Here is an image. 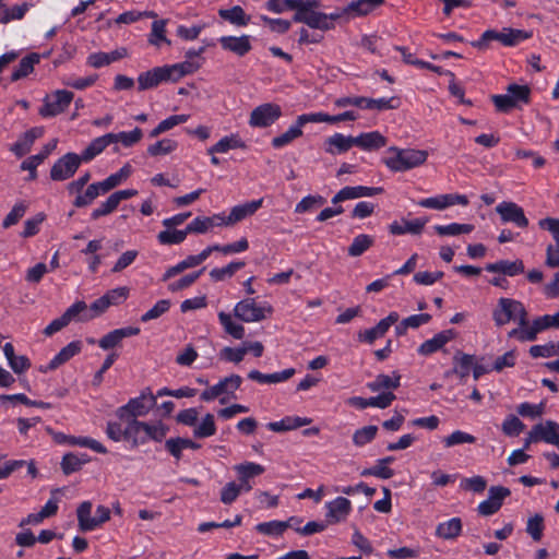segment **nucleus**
I'll list each match as a JSON object with an SVG mask.
<instances>
[{
	"label": "nucleus",
	"instance_id": "nucleus-16",
	"mask_svg": "<svg viewBox=\"0 0 559 559\" xmlns=\"http://www.w3.org/2000/svg\"><path fill=\"white\" fill-rule=\"evenodd\" d=\"M496 211L504 223H513L520 228H525L528 225L523 209L514 202H501L497 205Z\"/></svg>",
	"mask_w": 559,
	"mask_h": 559
},
{
	"label": "nucleus",
	"instance_id": "nucleus-54",
	"mask_svg": "<svg viewBox=\"0 0 559 559\" xmlns=\"http://www.w3.org/2000/svg\"><path fill=\"white\" fill-rule=\"evenodd\" d=\"M377 432L378 427L373 425L359 428L353 435V442L356 447H364L376 438Z\"/></svg>",
	"mask_w": 559,
	"mask_h": 559
},
{
	"label": "nucleus",
	"instance_id": "nucleus-45",
	"mask_svg": "<svg viewBox=\"0 0 559 559\" xmlns=\"http://www.w3.org/2000/svg\"><path fill=\"white\" fill-rule=\"evenodd\" d=\"M218 320L225 332L236 340H241L245 336L243 325L235 322L229 313L221 311L218 313Z\"/></svg>",
	"mask_w": 559,
	"mask_h": 559
},
{
	"label": "nucleus",
	"instance_id": "nucleus-52",
	"mask_svg": "<svg viewBox=\"0 0 559 559\" xmlns=\"http://www.w3.org/2000/svg\"><path fill=\"white\" fill-rule=\"evenodd\" d=\"M373 245V238L366 234L356 236L348 247V254L350 257H359L366 252Z\"/></svg>",
	"mask_w": 559,
	"mask_h": 559
},
{
	"label": "nucleus",
	"instance_id": "nucleus-18",
	"mask_svg": "<svg viewBox=\"0 0 559 559\" xmlns=\"http://www.w3.org/2000/svg\"><path fill=\"white\" fill-rule=\"evenodd\" d=\"M383 192V188L381 187H365V186H356V187H344L341 189L333 198L332 203L337 204L340 202L346 200H354L359 198H370Z\"/></svg>",
	"mask_w": 559,
	"mask_h": 559
},
{
	"label": "nucleus",
	"instance_id": "nucleus-10",
	"mask_svg": "<svg viewBox=\"0 0 559 559\" xmlns=\"http://www.w3.org/2000/svg\"><path fill=\"white\" fill-rule=\"evenodd\" d=\"M84 163L79 154L67 153L55 162L50 169L53 181H64L74 176L81 164Z\"/></svg>",
	"mask_w": 559,
	"mask_h": 559
},
{
	"label": "nucleus",
	"instance_id": "nucleus-41",
	"mask_svg": "<svg viewBox=\"0 0 559 559\" xmlns=\"http://www.w3.org/2000/svg\"><path fill=\"white\" fill-rule=\"evenodd\" d=\"M193 427V437L197 439H204L214 436L216 433L214 415L207 413L202 417L201 421H197Z\"/></svg>",
	"mask_w": 559,
	"mask_h": 559
},
{
	"label": "nucleus",
	"instance_id": "nucleus-14",
	"mask_svg": "<svg viewBox=\"0 0 559 559\" xmlns=\"http://www.w3.org/2000/svg\"><path fill=\"white\" fill-rule=\"evenodd\" d=\"M325 521L330 524H336L345 521L352 512V502L347 498L337 497L325 503Z\"/></svg>",
	"mask_w": 559,
	"mask_h": 559
},
{
	"label": "nucleus",
	"instance_id": "nucleus-11",
	"mask_svg": "<svg viewBox=\"0 0 559 559\" xmlns=\"http://www.w3.org/2000/svg\"><path fill=\"white\" fill-rule=\"evenodd\" d=\"M73 93L67 90H58L44 99V105L39 109L41 117H55L63 112L73 99Z\"/></svg>",
	"mask_w": 559,
	"mask_h": 559
},
{
	"label": "nucleus",
	"instance_id": "nucleus-34",
	"mask_svg": "<svg viewBox=\"0 0 559 559\" xmlns=\"http://www.w3.org/2000/svg\"><path fill=\"white\" fill-rule=\"evenodd\" d=\"M401 374L397 371H393L392 376L378 374L372 382L367 384L368 389L372 392H380L382 390H394L400 386Z\"/></svg>",
	"mask_w": 559,
	"mask_h": 559
},
{
	"label": "nucleus",
	"instance_id": "nucleus-40",
	"mask_svg": "<svg viewBox=\"0 0 559 559\" xmlns=\"http://www.w3.org/2000/svg\"><path fill=\"white\" fill-rule=\"evenodd\" d=\"M91 513L92 503L90 501L82 502L76 510L79 527L83 532H90L96 528V521Z\"/></svg>",
	"mask_w": 559,
	"mask_h": 559
},
{
	"label": "nucleus",
	"instance_id": "nucleus-1",
	"mask_svg": "<svg viewBox=\"0 0 559 559\" xmlns=\"http://www.w3.org/2000/svg\"><path fill=\"white\" fill-rule=\"evenodd\" d=\"M492 319L498 326H502L511 321L518 323V328L512 329L508 333L509 338L520 341L518 336L511 335L515 331H524L531 328L528 322L527 311L524 305L515 299L500 298L497 308L492 312Z\"/></svg>",
	"mask_w": 559,
	"mask_h": 559
},
{
	"label": "nucleus",
	"instance_id": "nucleus-29",
	"mask_svg": "<svg viewBox=\"0 0 559 559\" xmlns=\"http://www.w3.org/2000/svg\"><path fill=\"white\" fill-rule=\"evenodd\" d=\"M324 145L326 153L331 155L342 154L355 146L354 136L335 133L325 140Z\"/></svg>",
	"mask_w": 559,
	"mask_h": 559
},
{
	"label": "nucleus",
	"instance_id": "nucleus-30",
	"mask_svg": "<svg viewBox=\"0 0 559 559\" xmlns=\"http://www.w3.org/2000/svg\"><path fill=\"white\" fill-rule=\"evenodd\" d=\"M112 136L107 133L105 135L94 139L85 150L80 154L84 163H88L99 155L108 145L112 144Z\"/></svg>",
	"mask_w": 559,
	"mask_h": 559
},
{
	"label": "nucleus",
	"instance_id": "nucleus-32",
	"mask_svg": "<svg viewBox=\"0 0 559 559\" xmlns=\"http://www.w3.org/2000/svg\"><path fill=\"white\" fill-rule=\"evenodd\" d=\"M295 372L296 371L294 368H288L283 371L274 372V373H270V374H264V373L260 372L259 370H251L248 373V378L250 380L257 381L262 384L280 383V382H284V381L290 379L295 374Z\"/></svg>",
	"mask_w": 559,
	"mask_h": 559
},
{
	"label": "nucleus",
	"instance_id": "nucleus-21",
	"mask_svg": "<svg viewBox=\"0 0 559 559\" xmlns=\"http://www.w3.org/2000/svg\"><path fill=\"white\" fill-rule=\"evenodd\" d=\"M224 50L234 52L238 57H243L251 49V41L249 35L236 36H223L218 39Z\"/></svg>",
	"mask_w": 559,
	"mask_h": 559
},
{
	"label": "nucleus",
	"instance_id": "nucleus-33",
	"mask_svg": "<svg viewBox=\"0 0 559 559\" xmlns=\"http://www.w3.org/2000/svg\"><path fill=\"white\" fill-rule=\"evenodd\" d=\"M262 203L263 199H259L234 206L229 213V223L235 225L236 223L253 215L262 206Z\"/></svg>",
	"mask_w": 559,
	"mask_h": 559
},
{
	"label": "nucleus",
	"instance_id": "nucleus-48",
	"mask_svg": "<svg viewBox=\"0 0 559 559\" xmlns=\"http://www.w3.org/2000/svg\"><path fill=\"white\" fill-rule=\"evenodd\" d=\"M433 228L439 236H457L461 234H469L474 230V226L472 224L459 223H452L449 225H436Z\"/></svg>",
	"mask_w": 559,
	"mask_h": 559
},
{
	"label": "nucleus",
	"instance_id": "nucleus-64",
	"mask_svg": "<svg viewBox=\"0 0 559 559\" xmlns=\"http://www.w3.org/2000/svg\"><path fill=\"white\" fill-rule=\"evenodd\" d=\"M130 289L126 286L117 287L114 289L108 290L105 295V299L108 301L109 307L110 306H117L122 304L127 300L129 297Z\"/></svg>",
	"mask_w": 559,
	"mask_h": 559
},
{
	"label": "nucleus",
	"instance_id": "nucleus-56",
	"mask_svg": "<svg viewBox=\"0 0 559 559\" xmlns=\"http://www.w3.org/2000/svg\"><path fill=\"white\" fill-rule=\"evenodd\" d=\"M114 139L112 143L120 142L124 147H131L136 144L143 136L142 130L135 128L130 132L109 133Z\"/></svg>",
	"mask_w": 559,
	"mask_h": 559
},
{
	"label": "nucleus",
	"instance_id": "nucleus-4",
	"mask_svg": "<svg viewBox=\"0 0 559 559\" xmlns=\"http://www.w3.org/2000/svg\"><path fill=\"white\" fill-rule=\"evenodd\" d=\"M296 13L294 14V22L305 23L311 28L328 31L334 27L331 23H328V16L325 13L318 12L317 9L320 5L319 0H296Z\"/></svg>",
	"mask_w": 559,
	"mask_h": 559
},
{
	"label": "nucleus",
	"instance_id": "nucleus-44",
	"mask_svg": "<svg viewBox=\"0 0 559 559\" xmlns=\"http://www.w3.org/2000/svg\"><path fill=\"white\" fill-rule=\"evenodd\" d=\"M383 0H355L352 1L345 9L344 13H354L355 15H366L374 8L381 5Z\"/></svg>",
	"mask_w": 559,
	"mask_h": 559
},
{
	"label": "nucleus",
	"instance_id": "nucleus-58",
	"mask_svg": "<svg viewBox=\"0 0 559 559\" xmlns=\"http://www.w3.org/2000/svg\"><path fill=\"white\" fill-rule=\"evenodd\" d=\"M99 195H100V193H99L95 182L91 183L86 187V189L83 193L75 197V199L73 200V205L79 209L88 206Z\"/></svg>",
	"mask_w": 559,
	"mask_h": 559
},
{
	"label": "nucleus",
	"instance_id": "nucleus-37",
	"mask_svg": "<svg viewBox=\"0 0 559 559\" xmlns=\"http://www.w3.org/2000/svg\"><path fill=\"white\" fill-rule=\"evenodd\" d=\"M168 71L169 81H178L187 74L195 72L201 64L197 61L186 60L173 66H165Z\"/></svg>",
	"mask_w": 559,
	"mask_h": 559
},
{
	"label": "nucleus",
	"instance_id": "nucleus-22",
	"mask_svg": "<svg viewBox=\"0 0 559 559\" xmlns=\"http://www.w3.org/2000/svg\"><path fill=\"white\" fill-rule=\"evenodd\" d=\"M140 333V329L135 326H127L121 329H116L106 335H104L99 341L98 345L100 348L107 350L116 347L119 343L130 336H135Z\"/></svg>",
	"mask_w": 559,
	"mask_h": 559
},
{
	"label": "nucleus",
	"instance_id": "nucleus-61",
	"mask_svg": "<svg viewBox=\"0 0 559 559\" xmlns=\"http://www.w3.org/2000/svg\"><path fill=\"white\" fill-rule=\"evenodd\" d=\"M544 527V518L540 514H535L527 520L526 532L535 542L542 539Z\"/></svg>",
	"mask_w": 559,
	"mask_h": 559
},
{
	"label": "nucleus",
	"instance_id": "nucleus-20",
	"mask_svg": "<svg viewBox=\"0 0 559 559\" xmlns=\"http://www.w3.org/2000/svg\"><path fill=\"white\" fill-rule=\"evenodd\" d=\"M166 67H156L152 70L141 73L138 76L139 91H145L156 87L163 81H169Z\"/></svg>",
	"mask_w": 559,
	"mask_h": 559
},
{
	"label": "nucleus",
	"instance_id": "nucleus-38",
	"mask_svg": "<svg viewBox=\"0 0 559 559\" xmlns=\"http://www.w3.org/2000/svg\"><path fill=\"white\" fill-rule=\"evenodd\" d=\"M473 355L457 352L453 356L454 367L452 372L459 376L461 380H464L469 374L471 370H473Z\"/></svg>",
	"mask_w": 559,
	"mask_h": 559
},
{
	"label": "nucleus",
	"instance_id": "nucleus-46",
	"mask_svg": "<svg viewBox=\"0 0 559 559\" xmlns=\"http://www.w3.org/2000/svg\"><path fill=\"white\" fill-rule=\"evenodd\" d=\"M88 461L90 459L86 454L68 453L62 457L61 468L66 475H70L79 471Z\"/></svg>",
	"mask_w": 559,
	"mask_h": 559
},
{
	"label": "nucleus",
	"instance_id": "nucleus-9",
	"mask_svg": "<svg viewBox=\"0 0 559 559\" xmlns=\"http://www.w3.org/2000/svg\"><path fill=\"white\" fill-rule=\"evenodd\" d=\"M548 329H559V310L554 314H545L534 319L528 330H519L511 333V335L518 336L520 342H532L536 340L540 332Z\"/></svg>",
	"mask_w": 559,
	"mask_h": 559
},
{
	"label": "nucleus",
	"instance_id": "nucleus-31",
	"mask_svg": "<svg viewBox=\"0 0 559 559\" xmlns=\"http://www.w3.org/2000/svg\"><path fill=\"white\" fill-rule=\"evenodd\" d=\"M463 524L460 518H452L445 522H441L436 527V536L452 540L459 537L462 533Z\"/></svg>",
	"mask_w": 559,
	"mask_h": 559
},
{
	"label": "nucleus",
	"instance_id": "nucleus-62",
	"mask_svg": "<svg viewBox=\"0 0 559 559\" xmlns=\"http://www.w3.org/2000/svg\"><path fill=\"white\" fill-rule=\"evenodd\" d=\"M525 428V425L514 415H509L502 423V431L510 437L519 436Z\"/></svg>",
	"mask_w": 559,
	"mask_h": 559
},
{
	"label": "nucleus",
	"instance_id": "nucleus-43",
	"mask_svg": "<svg viewBox=\"0 0 559 559\" xmlns=\"http://www.w3.org/2000/svg\"><path fill=\"white\" fill-rule=\"evenodd\" d=\"M218 14L222 19L237 26H246L250 21V17L239 5H235L230 9H222Z\"/></svg>",
	"mask_w": 559,
	"mask_h": 559
},
{
	"label": "nucleus",
	"instance_id": "nucleus-28",
	"mask_svg": "<svg viewBox=\"0 0 559 559\" xmlns=\"http://www.w3.org/2000/svg\"><path fill=\"white\" fill-rule=\"evenodd\" d=\"M293 522L296 523H302V520L297 516H292L287 521H270V522H263L259 523L255 526V530L267 536H280L282 535L288 526H293Z\"/></svg>",
	"mask_w": 559,
	"mask_h": 559
},
{
	"label": "nucleus",
	"instance_id": "nucleus-27",
	"mask_svg": "<svg viewBox=\"0 0 559 559\" xmlns=\"http://www.w3.org/2000/svg\"><path fill=\"white\" fill-rule=\"evenodd\" d=\"M485 270L490 273H501L508 276H515L524 272V263L520 259L514 261L499 260L495 263L487 264Z\"/></svg>",
	"mask_w": 559,
	"mask_h": 559
},
{
	"label": "nucleus",
	"instance_id": "nucleus-15",
	"mask_svg": "<svg viewBox=\"0 0 559 559\" xmlns=\"http://www.w3.org/2000/svg\"><path fill=\"white\" fill-rule=\"evenodd\" d=\"M234 471L236 472L239 480V484L237 485L242 491L248 492L252 489V484L250 480L263 474L265 468L261 464L254 462H245L235 465Z\"/></svg>",
	"mask_w": 559,
	"mask_h": 559
},
{
	"label": "nucleus",
	"instance_id": "nucleus-57",
	"mask_svg": "<svg viewBox=\"0 0 559 559\" xmlns=\"http://www.w3.org/2000/svg\"><path fill=\"white\" fill-rule=\"evenodd\" d=\"M507 92L518 107L530 102L531 90L527 85L510 84Z\"/></svg>",
	"mask_w": 559,
	"mask_h": 559
},
{
	"label": "nucleus",
	"instance_id": "nucleus-49",
	"mask_svg": "<svg viewBox=\"0 0 559 559\" xmlns=\"http://www.w3.org/2000/svg\"><path fill=\"white\" fill-rule=\"evenodd\" d=\"M187 227L182 230L167 228L157 235L160 245H178L185 241L188 236Z\"/></svg>",
	"mask_w": 559,
	"mask_h": 559
},
{
	"label": "nucleus",
	"instance_id": "nucleus-24",
	"mask_svg": "<svg viewBox=\"0 0 559 559\" xmlns=\"http://www.w3.org/2000/svg\"><path fill=\"white\" fill-rule=\"evenodd\" d=\"M427 218H416L413 221L407 219H401V221H394L389 225V231L392 235H404V234H412V235H419L426 223Z\"/></svg>",
	"mask_w": 559,
	"mask_h": 559
},
{
	"label": "nucleus",
	"instance_id": "nucleus-36",
	"mask_svg": "<svg viewBox=\"0 0 559 559\" xmlns=\"http://www.w3.org/2000/svg\"><path fill=\"white\" fill-rule=\"evenodd\" d=\"M43 134V131L38 128H33L26 131L21 140L15 142L11 151L19 157L25 155L32 147L34 141Z\"/></svg>",
	"mask_w": 559,
	"mask_h": 559
},
{
	"label": "nucleus",
	"instance_id": "nucleus-13",
	"mask_svg": "<svg viewBox=\"0 0 559 559\" xmlns=\"http://www.w3.org/2000/svg\"><path fill=\"white\" fill-rule=\"evenodd\" d=\"M539 227L551 233L556 245H549L546 250V264L550 267L559 266V218L547 217L539 221Z\"/></svg>",
	"mask_w": 559,
	"mask_h": 559
},
{
	"label": "nucleus",
	"instance_id": "nucleus-23",
	"mask_svg": "<svg viewBox=\"0 0 559 559\" xmlns=\"http://www.w3.org/2000/svg\"><path fill=\"white\" fill-rule=\"evenodd\" d=\"M533 429L535 436L532 439L559 447V424L547 420L544 424L535 425Z\"/></svg>",
	"mask_w": 559,
	"mask_h": 559
},
{
	"label": "nucleus",
	"instance_id": "nucleus-47",
	"mask_svg": "<svg viewBox=\"0 0 559 559\" xmlns=\"http://www.w3.org/2000/svg\"><path fill=\"white\" fill-rule=\"evenodd\" d=\"M189 119L188 115H174L170 116L163 121H160L156 128H154L150 132L151 138H157L159 134L175 128L176 126H179L181 123H185Z\"/></svg>",
	"mask_w": 559,
	"mask_h": 559
},
{
	"label": "nucleus",
	"instance_id": "nucleus-7",
	"mask_svg": "<svg viewBox=\"0 0 559 559\" xmlns=\"http://www.w3.org/2000/svg\"><path fill=\"white\" fill-rule=\"evenodd\" d=\"M272 313L273 307L269 302L250 297L238 301L234 308L235 317L246 323L260 322Z\"/></svg>",
	"mask_w": 559,
	"mask_h": 559
},
{
	"label": "nucleus",
	"instance_id": "nucleus-25",
	"mask_svg": "<svg viewBox=\"0 0 559 559\" xmlns=\"http://www.w3.org/2000/svg\"><path fill=\"white\" fill-rule=\"evenodd\" d=\"M354 143L364 151H376L386 145V138L379 131H371L354 136Z\"/></svg>",
	"mask_w": 559,
	"mask_h": 559
},
{
	"label": "nucleus",
	"instance_id": "nucleus-26",
	"mask_svg": "<svg viewBox=\"0 0 559 559\" xmlns=\"http://www.w3.org/2000/svg\"><path fill=\"white\" fill-rule=\"evenodd\" d=\"M81 349L82 343L80 341H73L69 343L50 360V362L45 368H41L40 370L43 372H47L49 370L57 369L59 366L63 365L72 357L78 355L81 352Z\"/></svg>",
	"mask_w": 559,
	"mask_h": 559
},
{
	"label": "nucleus",
	"instance_id": "nucleus-42",
	"mask_svg": "<svg viewBox=\"0 0 559 559\" xmlns=\"http://www.w3.org/2000/svg\"><path fill=\"white\" fill-rule=\"evenodd\" d=\"M301 135L302 127L299 126L298 119H296L295 123L286 132L272 139V146L274 148H282Z\"/></svg>",
	"mask_w": 559,
	"mask_h": 559
},
{
	"label": "nucleus",
	"instance_id": "nucleus-2",
	"mask_svg": "<svg viewBox=\"0 0 559 559\" xmlns=\"http://www.w3.org/2000/svg\"><path fill=\"white\" fill-rule=\"evenodd\" d=\"M428 157V152L415 148H400L391 146L382 162L392 171L401 173L423 165Z\"/></svg>",
	"mask_w": 559,
	"mask_h": 559
},
{
	"label": "nucleus",
	"instance_id": "nucleus-8",
	"mask_svg": "<svg viewBox=\"0 0 559 559\" xmlns=\"http://www.w3.org/2000/svg\"><path fill=\"white\" fill-rule=\"evenodd\" d=\"M530 35L522 29H514L504 27L501 31L487 29L483 33L480 39L473 45L478 48H483L487 43L497 40L503 46H515L521 41L527 39Z\"/></svg>",
	"mask_w": 559,
	"mask_h": 559
},
{
	"label": "nucleus",
	"instance_id": "nucleus-19",
	"mask_svg": "<svg viewBox=\"0 0 559 559\" xmlns=\"http://www.w3.org/2000/svg\"><path fill=\"white\" fill-rule=\"evenodd\" d=\"M456 336L454 330H444L436 334L432 338L425 341L417 349L423 356L431 355L441 349L447 343Z\"/></svg>",
	"mask_w": 559,
	"mask_h": 559
},
{
	"label": "nucleus",
	"instance_id": "nucleus-50",
	"mask_svg": "<svg viewBox=\"0 0 559 559\" xmlns=\"http://www.w3.org/2000/svg\"><path fill=\"white\" fill-rule=\"evenodd\" d=\"M31 7V3L24 2L22 4L14 5L11 9H8L5 7L2 8L3 12L0 15V23L8 24L13 20H22Z\"/></svg>",
	"mask_w": 559,
	"mask_h": 559
},
{
	"label": "nucleus",
	"instance_id": "nucleus-35",
	"mask_svg": "<svg viewBox=\"0 0 559 559\" xmlns=\"http://www.w3.org/2000/svg\"><path fill=\"white\" fill-rule=\"evenodd\" d=\"M40 61V56L38 53H29L26 57H24L19 66L14 69V71L11 74V81L15 82L21 79L26 78L28 74H31L34 70V67L38 64Z\"/></svg>",
	"mask_w": 559,
	"mask_h": 559
},
{
	"label": "nucleus",
	"instance_id": "nucleus-55",
	"mask_svg": "<svg viewBox=\"0 0 559 559\" xmlns=\"http://www.w3.org/2000/svg\"><path fill=\"white\" fill-rule=\"evenodd\" d=\"M475 442H476V438L473 435L462 431V430H455L451 435H449L442 439V443L445 448H452V447L460 445V444L475 443Z\"/></svg>",
	"mask_w": 559,
	"mask_h": 559
},
{
	"label": "nucleus",
	"instance_id": "nucleus-3",
	"mask_svg": "<svg viewBox=\"0 0 559 559\" xmlns=\"http://www.w3.org/2000/svg\"><path fill=\"white\" fill-rule=\"evenodd\" d=\"M169 428L162 421L145 423L138 419H130L127 424V436L130 438L132 447L145 444L152 440L160 442L167 435Z\"/></svg>",
	"mask_w": 559,
	"mask_h": 559
},
{
	"label": "nucleus",
	"instance_id": "nucleus-12",
	"mask_svg": "<svg viewBox=\"0 0 559 559\" xmlns=\"http://www.w3.org/2000/svg\"><path fill=\"white\" fill-rule=\"evenodd\" d=\"M282 116V108L277 104L265 103L255 107L249 118L252 128H267Z\"/></svg>",
	"mask_w": 559,
	"mask_h": 559
},
{
	"label": "nucleus",
	"instance_id": "nucleus-39",
	"mask_svg": "<svg viewBox=\"0 0 559 559\" xmlns=\"http://www.w3.org/2000/svg\"><path fill=\"white\" fill-rule=\"evenodd\" d=\"M246 145L238 135L231 134L222 138L216 144L207 148V154L227 153L229 150L243 148Z\"/></svg>",
	"mask_w": 559,
	"mask_h": 559
},
{
	"label": "nucleus",
	"instance_id": "nucleus-63",
	"mask_svg": "<svg viewBox=\"0 0 559 559\" xmlns=\"http://www.w3.org/2000/svg\"><path fill=\"white\" fill-rule=\"evenodd\" d=\"M393 475L394 471L390 468L386 464L380 463V460L376 462L374 466L366 468L361 472V476H374L381 479H389L393 477Z\"/></svg>",
	"mask_w": 559,
	"mask_h": 559
},
{
	"label": "nucleus",
	"instance_id": "nucleus-53",
	"mask_svg": "<svg viewBox=\"0 0 559 559\" xmlns=\"http://www.w3.org/2000/svg\"><path fill=\"white\" fill-rule=\"evenodd\" d=\"M245 266V262L237 261V262H230L224 267H215L211 270L210 276L215 282H221L226 278L231 277L238 270L242 269Z\"/></svg>",
	"mask_w": 559,
	"mask_h": 559
},
{
	"label": "nucleus",
	"instance_id": "nucleus-51",
	"mask_svg": "<svg viewBox=\"0 0 559 559\" xmlns=\"http://www.w3.org/2000/svg\"><path fill=\"white\" fill-rule=\"evenodd\" d=\"M530 355L533 358H549L559 355V342H549L530 347Z\"/></svg>",
	"mask_w": 559,
	"mask_h": 559
},
{
	"label": "nucleus",
	"instance_id": "nucleus-6",
	"mask_svg": "<svg viewBox=\"0 0 559 559\" xmlns=\"http://www.w3.org/2000/svg\"><path fill=\"white\" fill-rule=\"evenodd\" d=\"M242 378L238 374H230L221 379L216 384L205 389L200 400L203 402H212L218 399L221 404H226L231 399H235L236 391L240 388Z\"/></svg>",
	"mask_w": 559,
	"mask_h": 559
},
{
	"label": "nucleus",
	"instance_id": "nucleus-17",
	"mask_svg": "<svg viewBox=\"0 0 559 559\" xmlns=\"http://www.w3.org/2000/svg\"><path fill=\"white\" fill-rule=\"evenodd\" d=\"M400 320V314L395 311L389 313L388 317L380 320L379 323L368 330L358 333V340L361 342H366L368 344H372L376 340L384 336V334L389 331V329L397 323Z\"/></svg>",
	"mask_w": 559,
	"mask_h": 559
},
{
	"label": "nucleus",
	"instance_id": "nucleus-60",
	"mask_svg": "<svg viewBox=\"0 0 559 559\" xmlns=\"http://www.w3.org/2000/svg\"><path fill=\"white\" fill-rule=\"evenodd\" d=\"M171 302L168 299L158 300L150 310L142 314L141 321L148 322L158 319L170 309Z\"/></svg>",
	"mask_w": 559,
	"mask_h": 559
},
{
	"label": "nucleus",
	"instance_id": "nucleus-59",
	"mask_svg": "<svg viewBox=\"0 0 559 559\" xmlns=\"http://www.w3.org/2000/svg\"><path fill=\"white\" fill-rule=\"evenodd\" d=\"M177 148V142L171 139H163L147 147L151 156L167 155Z\"/></svg>",
	"mask_w": 559,
	"mask_h": 559
},
{
	"label": "nucleus",
	"instance_id": "nucleus-5",
	"mask_svg": "<svg viewBox=\"0 0 559 559\" xmlns=\"http://www.w3.org/2000/svg\"><path fill=\"white\" fill-rule=\"evenodd\" d=\"M155 404L156 396L150 389H145L140 396L131 399L126 405L117 408L116 416L128 424L130 419L147 415Z\"/></svg>",
	"mask_w": 559,
	"mask_h": 559
}]
</instances>
